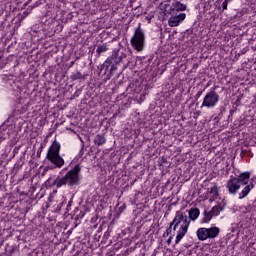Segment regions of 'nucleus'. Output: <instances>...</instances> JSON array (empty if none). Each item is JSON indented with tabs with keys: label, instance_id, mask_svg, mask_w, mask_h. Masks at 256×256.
I'll return each instance as SVG.
<instances>
[{
	"label": "nucleus",
	"instance_id": "nucleus-1",
	"mask_svg": "<svg viewBox=\"0 0 256 256\" xmlns=\"http://www.w3.org/2000/svg\"><path fill=\"white\" fill-rule=\"evenodd\" d=\"M251 179V172H242L238 176H231L227 181L226 187L230 193V195H237V191L244 187L243 190L239 193V199H245L251 190L254 189L255 184L253 180L249 182Z\"/></svg>",
	"mask_w": 256,
	"mask_h": 256
},
{
	"label": "nucleus",
	"instance_id": "nucleus-2",
	"mask_svg": "<svg viewBox=\"0 0 256 256\" xmlns=\"http://www.w3.org/2000/svg\"><path fill=\"white\" fill-rule=\"evenodd\" d=\"M131 61L127 59V55L119 56L118 51H114L111 56H109L103 65L101 66V71L105 69L104 75V81L107 82L113 75H115V71L122 65V71H125L127 67H129V64Z\"/></svg>",
	"mask_w": 256,
	"mask_h": 256
},
{
	"label": "nucleus",
	"instance_id": "nucleus-26",
	"mask_svg": "<svg viewBox=\"0 0 256 256\" xmlns=\"http://www.w3.org/2000/svg\"><path fill=\"white\" fill-rule=\"evenodd\" d=\"M73 65H75V62L72 61V62L70 63V67H73Z\"/></svg>",
	"mask_w": 256,
	"mask_h": 256
},
{
	"label": "nucleus",
	"instance_id": "nucleus-20",
	"mask_svg": "<svg viewBox=\"0 0 256 256\" xmlns=\"http://www.w3.org/2000/svg\"><path fill=\"white\" fill-rule=\"evenodd\" d=\"M228 5H229V0H224V2L222 3V10L226 11Z\"/></svg>",
	"mask_w": 256,
	"mask_h": 256
},
{
	"label": "nucleus",
	"instance_id": "nucleus-14",
	"mask_svg": "<svg viewBox=\"0 0 256 256\" xmlns=\"http://www.w3.org/2000/svg\"><path fill=\"white\" fill-rule=\"evenodd\" d=\"M70 79L72 81H77L79 79H83V81H85V79H87V75L81 74V72H76L70 76Z\"/></svg>",
	"mask_w": 256,
	"mask_h": 256
},
{
	"label": "nucleus",
	"instance_id": "nucleus-6",
	"mask_svg": "<svg viewBox=\"0 0 256 256\" xmlns=\"http://www.w3.org/2000/svg\"><path fill=\"white\" fill-rule=\"evenodd\" d=\"M61 144L54 140L46 154V163L53 165L54 169H61L65 165V159L61 156Z\"/></svg>",
	"mask_w": 256,
	"mask_h": 256
},
{
	"label": "nucleus",
	"instance_id": "nucleus-21",
	"mask_svg": "<svg viewBox=\"0 0 256 256\" xmlns=\"http://www.w3.org/2000/svg\"><path fill=\"white\" fill-rule=\"evenodd\" d=\"M41 153H43V146L38 148V150H37V157H41Z\"/></svg>",
	"mask_w": 256,
	"mask_h": 256
},
{
	"label": "nucleus",
	"instance_id": "nucleus-12",
	"mask_svg": "<svg viewBox=\"0 0 256 256\" xmlns=\"http://www.w3.org/2000/svg\"><path fill=\"white\" fill-rule=\"evenodd\" d=\"M200 211H199V208H192L188 211V219L189 221H197V219L199 218V215H200Z\"/></svg>",
	"mask_w": 256,
	"mask_h": 256
},
{
	"label": "nucleus",
	"instance_id": "nucleus-4",
	"mask_svg": "<svg viewBox=\"0 0 256 256\" xmlns=\"http://www.w3.org/2000/svg\"><path fill=\"white\" fill-rule=\"evenodd\" d=\"M181 11H187V4L175 2V4L164 6V14L170 18L168 19L169 27H179L185 21L187 14Z\"/></svg>",
	"mask_w": 256,
	"mask_h": 256
},
{
	"label": "nucleus",
	"instance_id": "nucleus-23",
	"mask_svg": "<svg viewBox=\"0 0 256 256\" xmlns=\"http://www.w3.org/2000/svg\"><path fill=\"white\" fill-rule=\"evenodd\" d=\"M173 240V236H170L169 238H168V240H167V244L168 245H171V241Z\"/></svg>",
	"mask_w": 256,
	"mask_h": 256
},
{
	"label": "nucleus",
	"instance_id": "nucleus-18",
	"mask_svg": "<svg viewBox=\"0 0 256 256\" xmlns=\"http://www.w3.org/2000/svg\"><path fill=\"white\" fill-rule=\"evenodd\" d=\"M175 3H181V1H178V0H166V1H164V7H168L169 5H175Z\"/></svg>",
	"mask_w": 256,
	"mask_h": 256
},
{
	"label": "nucleus",
	"instance_id": "nucleus-13",
	"mask_svg": "<svg viewBox=\"0 0 256 256\" xmlns=\"http://www.w3.org/2000/svg\"><path fill=\"white\" fill-rule=\"evenodd\" d=\"M107 143V139L105 138V134H97L94 138V145L101 147V145H105Z\"/></svg>",
	"mask_w": 256,
	"mask_h": 256
},
{
	"label": "nucleus",
	"instance_id": "nucleus-16",
	"mask_svg": "<svg viewBox=\"0 0 256 256\" xmlns=\"http://www.w3.org/2000/svg\"><path fill=\"white\" fill-rule=\"evenodd\" d=\"M211 219H213V214L210 211L207 212V210H204V217L202 218L201 223H209Z\"/></svg>",
	"mask_w": 256,
	"mask_h": 256
},
{
	"label": "nucleus",
	"instance_id": "nucleus-8",
	"mask_svg": "<svg viewBox=\"0 0 256 256\" xmlns=\"http://www.w3.org/2000/svg\"><path fill=\"white\" fill-rule=\"evenodd\" d=\"M219 103V95L215 90H211L208 92L202 102V107H207L208 109H211L215 107Z\"/></svg>",
	"mask_w": 256,
	"mask_h": 256
},
{
	"label": "nucleus",
	"instance_id": "nucleus-17",
	"mask_svg": "<svg viewBox=\"0 0 256 256\" xmlns=\"http://www.w3.org/2000/svg\"><path fill=\"white\" fill-rule=\"evenodd\" d=\"M109 48H107V45L103 44L98 46L96 49V55L97 57H101V53H105V51H108Z\"/></svg>",
	"mask_w": 256,
	"mask_h": 256
},
{
	"label": "nucleus",
	"instance_id": "nucleus-7",
	"mask_svg": "<svg viewBox=\"0 0 256 256\" xmlns=\"http://www.w3.org/2000/svg\"><path fill=\"white\" fill-rule=\"evenodd\" d=\"M130 43L136 51H142L145 48V33L138 27L135 30L133 37L130 40Z\"/></svg>",
	"mask_w": 256,
	"mask_h": 256
},
{
	"label": "nucleus",
	"instance_id": "nucleus-29",
	"mask_svg": "<svg viewBox=\"0 0 256 256\" xmlns=\"http://www.w3.org/2000/svg\"><path fill=\"white\" fill-rule=\"evenodd\" d=\"M121 75V72L118 74V77Z\"/></svg>",
	"mask_w": 256,
	"mask_h": 256
},
{
	"label": "nucleus",
	"instance_id": "nucleus-28",
	"mask_svg": "<svg viewBox=\"0 0 256 256\" xmlns=\"http://www.w3.org/2000/svg\"><path fill=\"white\" fill-rule=\"evenodd\" d=\"M63 171H67V168H64Z\"/></svg>",
	"mask_w": 256,
	"mask_h": 256
},
{
	"label": "nucleus",
	"instance_id": "nucleus-9",
	"mask_svg": "<svg viewBox=\"0 0 256 256\" xmlns=\"http://www.w3.org/2000/svg\"><path fill=\"white\" fill-rule=\"evenodd\" d=\"M225 209V202L222 201L218 205L212 207L210 210V213L212 214L213 217H217Z\"/></svg>",
	"mask_w": 256,
	"mask_h": 256
},
{
	"label": "nucleus",
	"instance_id": "nucleus-3",
	"mask_svg": "<svg viewBox=\"0 0 256 256\" xmlns=\"http://www.w3.org/2000/svg\"><path fill=\"white\" fill-rule=\"evenodd\" d=\"M81 166L77 164L70 169L64 176H57V178L51 183V179L46 181V185L49 187H57V189L67 185L68 187H77L81 183Z\"/></svg>",
	"mask_w": 256,
	"mask_h": 256
},
{
	"label": "nucleus",
	"instance_id": "nucleus-22",
	"mask_svg": "<svg viewBox=\"0 0 256 256\" xmlns=\"http://www.w3.org/2000/svg\"><path fill=\"white\" fill-rule=\"evenodd\" d=\"M165 163H167V158H166L165 156H163V157L161 158V160H160V165H163V164H165Z\"/></svg>",
	"mask_w": 256,
	"mask_h": 256
},
{
	"label": "nucleus",
	"instance_id": "nucleus-25",
	"mask_svg": "<svg viewBox=\"0 0 256 256\" xmlns=\"http://www.w3.org/2000/svg\"><path fill=\"white\" fill-rule=\"evenodd\" d=\"M163 237H169V234H167V232H166L163 234Z\"/></svg>",
	"mask_w": 256,
	"mask_h": 256
},
{
	"label": "nucleus",
	"instance_id": "nucleus-31",
	"mask_svg": "<svg viewBox=\"0 0 256 256\" xmlns=\"http://www.w3.org/2000/svg\"><path fill=\"white\" fill-rule=\"evenodd\" d=\"M0 143H1V138H0Z\"/></svg>",
	"mask_w": 256,
	"mask_h": 256
},
{
	"label": "nucleus",
	"instance_id": "nucleus-19",
	"mask_svg": "<svg viewBox=\"0 0 256 256\" xmlns=\"http://www.w3.org/2000/svg\"><path fill=\"white\" fill-rule=\"evenodd\" d=\"M173 227H175V224H173V222H171L170 226L166 229V233L168 235H171V231H173Z\"/></svg>",
	"mask_w": 256,
	"mask_h": 256
},
{
	"label": "nucleus",
	"instance_id": "nucleus-27",
	"mask_svg": "<svg viewBox=\"0 0 256 256\" xmlns=\"http://www.w3.org/2000/svg\"><path fill=\"white\" fill-rule=\"evenodd\" d=\"M76 97H79V94H77V92H75V94H74Z\"/></svg>",
	"mask_w": 256,
	"mask_h": 256
},
{
	"label": "nucleus",
	"instance_id": "nucleus-24",
	"mask_svg": "<svg viewBox=\"0 0 256 256\" xmlns=\"http://www.w3.org/2000/svg\"><path fill=\"white\" fill-rule=\"evenodd\" d=\"M201 93H202V92H198V93L196 94V97H201Z\"/></svg>",
	"mask_w": 256,
	"mask_h": 256
},
{
	"label": "nucleus",
	"instance_id": "nucleus-15",
	"mask_svg": "<svg viewBox=\"0 0 256 256\" xmlns=\"http://www.w3.org/2000/svg\"><path fill=\"white\" fill-rule=\"evenodd\" d=\"M208 193H210L211 195H213V201H215V199H217V197H219V189L217 188V185L213 186L210 188V190H208Z\"/></svg>",
	"mask_w": 256,
	"mask_h": 256
},
{
	"label": "nucleus",
	"instance_id": "nucleus-30",
	"mask_svg": "<svg viewBox=\"0 0 256 256\" xmlns=\"http://www.w3.org/2000/svg\"><path fill=\"white\" fill-rule=\"evenodd\" d=\"M81 151H83V147H82Z\"/></svg>",
	"mask_w": 256,
	"mask_h": 256
},
{
	"label": "nucleus",
	"instance_id": "nucleus-10",
	"mask_svg": "<svg viewBox=\"0 0 256 256\" xmlns=\"http://www.w3.org/2000/svg\"><path fill=\"white\" fill-rule=\"evenodd\" d=\"M208 229V239H216V237H219V233H221V229L217 226H213Z\"/></svg>",
	"mask_w": 256,
	"mask_h": 256
},
{
	"label": "nucleus",
	"instance_id": "nucleus-5",
	"mask_svg": "<svg viewBox=\"0 0 256 256\" xmlns=\"http://www.w3.org/2000/svg\"><path fill=\"white\" fill-rule=\"evenodd\" d=\"M173 231H177V227H179L176 235L175 245L181 242V239L187 235V231H189V225H191V221L189 220V216L185 212L177 211L176 215L172 221Z\"/></svg>",
	"mask_w": 256,
	"mask_h": 256
},
{
	"label": "nucleus",
	"instance_id": "nucleus-11",
	"mask_svg": "<svg viewBox=\"0 0 256 256\" xmlns=\"http://www.w3.org/2000/svg\"><path fill=\"white\" fill-rule=\"evenodd\" d=\"M197 238L199 241H207L208 239V229L207 228H199L196 232Z\"/></svg>",
	"mask_w": 256,
	"mask_h": 256
}]
</instances>
